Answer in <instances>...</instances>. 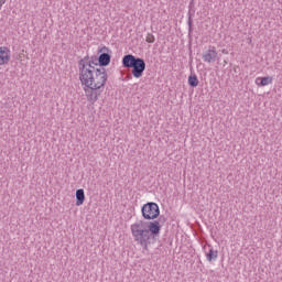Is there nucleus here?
Returning <instances> with one entry per match:
<instances>
[{
  "instance_id": "obj_1",
  "label": "nucleus",
  "mask_w": 282,
  "mask_h": 282,
  "mask_svg": "<svg viewBox=\"0 0 282 282\" xmlns=\"http://www.w3.org/2000/svg\"><path fill=\"white\" fill-rule=\"evenodd\" d=\"M131 235L143 250H149L151 241L155 239V236L160 235V221H144L138 220L130 226Z\"/></svg>"
},
{
  "instance_id": "obj_2",
  "label": "nucleus",
  "mask_w": 282,
  "mask_h": 282,
  "mask_svg": "<svg viewBox=\"0 0 282 282\" xmlns=\"http://www.w3.org/2000/svg\"><path fill=\"white\" fill-rule=\"evenodd\" d=\"M122 65L127 68H132V76L134 78H142L144 69H147V63L140 57H135L131 54L123 56Z\"/></svg>"
},
{
  "instance_id": "obj_3",
  "label": "nucleus",
  "mask_w": 282,
  "mask_h": 282,
  "mask_svg": "<svg viewBox=\"0 0 282 282\" xmlns=\"http://www.w3.org/2000/svg\"><path fill=\"white\" fill-rule=\"evenodd\" d=\"M94 62L82 59L78 64L79 67V80L82 85L87 87L88 83L91 80L93 76L100 69L93 66Z\"/></svg>"
},
{
  "instance_id": "obj_4",
  "label": "nucleus",
  "mask_w": 282,
  "mask_h": 282,
  "mask_svg": "<svg viewBox=\"0 0 282 282\" xmlns=\"http://www.w3.org/2000/svg\"><path fill=\"white\" fill-rule=\"evenodd\" d=\"M107 83V72L105 68H99L95 75L90 78L89 83L86 85L88 89H101Z\"/></svg>"
},
{
  "instance_id": "obj_5",
  "label": "nucleus",
  "mask_w": 282,
  "mask_h": 282,
  "mask_svg": "<svg viewBox=\"0 0 282 282\" xmlns=\"http://www.w3.org/2000/svg\"><path fill=\"white\" fill-rule=\"evenodd\" d=\"M143 219L151 221L160 217V206L156 203H147L141 208Z\"/></svg>"
},
{
  "instance_id": "obj_6",
  "label": "nucleus",
  "mask_w": 282,
  "mask_h": 282,
  "mask_svg": "<svg viewBox=\"0 0 282 282\" xmlns=\"http://www.w3.org/2000/svg\"><path fill=\"white\" fill-rule=\"evenodd\" d=\"M11 52L8 46H0V66L8 65L10 63Z\"/></svg>"
},
{
  "instance_id": "obj_7",
  "label": "nucleus",
  "mask_w": 282,
  "mask_h": 282,
  "mask_svg": "<svg viewBox=\"0 0 282 282\" xmlns=\"http://www.w3.org/2000/svg\"><path fill=\"white\" fill-rule=\"evenodd\" d=\"M204 63H215L217 61V48L212 46L208 51L203 54Z\"/></svg>"
},
{
  "instance_id": "obj_8",
  "label": "nucleus",
  "mask_w": 282,
  "mask_h": 282,
  "mask_svg": "<svg viewBox=\"0 0 282 282\" xmlns=\"http://www.w3.org/2000/svg\"><path fill=\"white\" fill-rule=\"evenodd\" d=\"M205 257L209 263L212 261H217V257H219V251L215 250L213 246H208V251H205Z\"/></svg>"
},
{
  "instance_id": "obj_9",
  "label": "nucleus",
  "mask_w": 282,
  "mask_h": 282,
  "mask_svg": "<svg viewBox=\"0 0 282 282\" xmlns=\"http://www.w3.org/2000/svg\"><path fill=\"white\" fill-rule=\"evenodd\" d=\"M97 89L91 88H85L86 97L88 98L89 102L94 105L98 100V93H96Z\"/></svg>"
},
{
  "instance_id": "obj_10",
  "label": "nucleus",
  "mask_w": 282,
  "mask_h": 282,
  "mask_svg": "<svg viewBox=\"0 0 282 282\" xmlns=\"http://www.w3.org/2000/svg\"><path fill=\"white\" fill-rule=\"evenodd\" d=\"M256 85H258L259 87H267V85H272V77H257Z\"/></svg>"
},
{
  "instance_id": "obj_11",
  "label": "nucleus",
  "mask_w": 282,
  "mask_h": 282,
  "mask_svg": "<svg viewBox=\"0 0 282 282\" xmlns=\"http://www.w3.org/2000/svg\"><path fill=\"white\" fill-rule=\"evenodd\" d=\"M109 63H111V55H109L108 53H102L99 56V65H101V67H107Z\"/></svg>"
},
{
  "instance_id": "obj_12",
  "label": "nucleus",
  "mask_w": 282,
  "mask_h": 282,
  "mask_svg": "<svg viewBox=\"0 0 282 282\" xmlns=\"http://www.w3.org/2000/svg\"><path fill=\"white\" fill-rule=\"evenodd\" d=\"M85 204V189L76 191V206H83Z\"/></svg>"
},
{
  "instance_id": "obj_13",
  "label": "nucleus",
  "mask_w": 282,
  "mask_h": 282,
  "mask_svg": "<svg viewBox=\"0 0 282 282\" xmlns=\"http://www.w3.org/2000/svg\"><path fill=\"white\" fill-rule=\"evenodd\" d=\"M189 87H197L199 85V79H197V75H193L188 77Z\"/></svg>"
},
{
  "instance_id": "obj_14",
  "label": "nucleus",
  "mask_w": 282,
  "mask_h": 282,
  "mask_svg": "<svg viewBox=\"0 0 282 282\" xmlns=\"http://www.w3.org/2000/svg\"><path fill=\"white\" fill-rule=\"evenodd\" d=\"M145 41L147 43H155V35H153L152 33H148Z\"/></svg>"
},
{
  "instance_id": "obj_15",
  "label": "nucleus",
  "mask_w": 282,
  "mask_h": 282,
  "mask_svg": "<svg viewBox=\"0 0 282 282\" xmlns=\"http://www.w3.org/2000/svg\"><path fill=\"white\" fill-rule=\"evenodd\" d=\"M6 1H8V0H0V10H1V8H3V6L6 4Z\"/></svg>"
},
{
  "instance_id": "obj_16",
  "label": "nucleus",
  "mask_w": 282,
  "mask_h": 282,
  "mask_svg": "<svg viewBox=\"0 0 282 282\" xmlns=\"http://www.w3.org/2000/svg\"><path fill=\"white\" fill-rule=\"evenodd\" d=\"M191 23H192V21H191V19L188 20V24L191 25Z\"/></svg>"
}]
</instances>
